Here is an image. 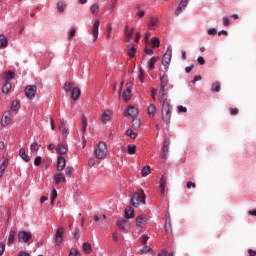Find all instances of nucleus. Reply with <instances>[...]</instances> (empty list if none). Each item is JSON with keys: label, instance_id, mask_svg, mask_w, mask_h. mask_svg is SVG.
<instances>
[{"label": "nucleus", "instance_id": "34", "mask_svg": "<svg viewBox=\"0 0 256 256\" xmlns=\"http://www.w3.org/2000/svg\"><path fill=\"white\" fill-rule=\"evenodd\" d=\"M7 167H9V159H5L0 165V178L5 175V169H7Z\"/></svg>", "mask_w": 256, "mask_h": 256}, {"label": "nucleus", "instance_id": "19", "mask_svg": "<svg viewBox=\"0 0 256 256\" xmlns=\"http://www.w3.org/2000/svg\"><path fill=\"white\" fill-rule=\"evenodd\" d=\"M112 114H113V112L111 110H105L101 117L102 123H109V121H111Z\"/></svg>", "mask_w": 256, "mask_h": 256}, {"label": "nucleus", "instance_id": "64", "mask_svg": "<svg viewBox=\"0 0 256 256\" xmlns=\"http://www.w3.org/2000/svg\"><path fill=\"white\" fill-rule=\"evenodd\" d=\"M149 251H151V247H149V246H144V247L141 249V252H142V253H149Z\"/></svg>", "mask_w": 256, "mask_h": 256}, {"label": "nucleus", "instance_id": "36", "mask_svg": "<svg viewBox=\"0 0 256 256\" xmlns=\"http://www.w3.org/2000/svg\"><path fill=\"white\" fill-rule=\"evenodd\" d=\"M107 220V216L103 214L102 216L94 215V221L99 223L100 225H105V221Z\"/></svg>", "mask_w": 256, "mask_h": 256}, {"label": "nucleus", "instance_id": "25", "mask_svg": "<svg viewBox=\"0 0 256 256\" xmlns=\"http://www.w3.org/2000/svg\"><path fill=\"white\" fill-rule=\"evenodd\" d=\"M147 113H148L150 119H153V117H155V115L157 113V106H155V104H150L147 108Z\"/></svg>", "mask_w": 256, "mask_h": 256}, {"label": "nucleus", "instance_id": "2", "mask_svg": "<svg viewBox=\"0 0 256 256\" xmlns=\"http://www.w3.org/2000/svg\"><path fill=\"white\" fill-rule=\"evenodd\" d=\"M107 153H109V149L105 142H99L96 144L94 148V155L96 159H105V157H107Z\"/></svg>", "mask_w": 256, "mask_h": 256}, {"label": "nucleus", "instance_id": "33", "mask_svg": "<svg viewBox=\"0 0 256 256\" xmlns=\"http://www.w3.org/2000/svg\"><path fill=\"white\" fill-rule=\"evenodd\" d=\"M19 155H20L21 159H23V161H25V163H29V161H31V157H29V155H27V153L25 152V148H21L19 150Z\"/></svg>", "mask_w": 256, "mask_h": 256}, {"label": "nucleus", "instance_id": "40", "mask_svg": "<svg viewBox=\"0 0 256 256\" xmlns=\"http://www.w3.org/2000/svg\"><path fill=\"white\" fill-rule=\"evenodd\" d=\"M10 109L11 111H19V109H21V104L19 103V101L14 100L11 103Z\"/></svg>", "mask_w": 256, "mask_h": 256}, {"label": "nucleus", "instance_id": "23", "mask_svg": "<svg viewBox=\"0 0 256 256\" xmlns=\"http://www.w3.org/2000/svg\"><path fill=\"white\" fill-rule=\"evenodd\" d=\"M116 224L118 225L119 229H121V231H125L127 229V226L129 225V221L121 218L117 220Z\"/></svg>", "mask_w": 256, "mask_h": 256}, {"label": "nucleus", "instance_id": "47", "mask_svg": "<svg viewBox=\"0 0 256 256\" xmlns=\"http://www.w3.org/2000/svg\"><path fill=\"white\" fill-rule=\"evenodd\" d=\"M90 11L93 15H99V5L94 4L90 7Z\"/></svg>", "mask_w": 256, "mask_h": 256}, {"label": "nucleus", "instance_id": "6", "mask_svg": "<svg viewBox=\"0 0 256 256\" xmlns=\"http://www.w3.org/2000/svg\"><path fill=\"white\" fill-rule=\"evenodd\" d=\"M11 121H13V112L7 110L3 113L0 123L2 127H7V125H10Z\"/></svg>", "mask_w": 256, "mask_h": 256}, {"label": "nucleus", "instance_id": "44", "mask_svg": "<svg viewBox=\"0 0 256 256\" xmlns=\"http://www.w3.org/2000/svg\"><path fill=\"white\" fill-rule=\"evenodd\" d=\"M141 173H142V177H147V175L151 173V166L150 165L144 166L142 168Z\"/></svg>", "mask_w": 256, "mask_h": 256}, {"label": "nucleus", "instance_id": "60", "mask_svg": "<svg viewBox=\"0 0 256 256\" xmlns=\"http://www.w3.org/2000/svg\"><path fill=\"white\" fill-rule=\"evenodd\" d=\"M207 33H208V35H211V36L217 35V29L209 28Z\"/></svg>", "mask_w": 256, "mask_h": 256}, {"label": "nucleus", "instance_id": "32", "mask_svg": "<svg viewBox=\"0 0 256 256\" xmlns=\"http://www.w3.org/2000/svg\"><path fill=\"white\" fill-rule=\"evenodd\" d=\"M54 180H55L56 185H59V183H65L67 181V179H65V176L63 175V173L55 174Z\"/></svg>", "mask_w": 256, "mask_h": 256}, {"label": "nucleus", "instance_id": "26", "mask_svg": "<svg viewBox=\"0 0 256 256\" xmlns=\"http://www.w3.org/2000/svg\"><path fill=\"white\" fill-rule=\"evenodd\" d=\"M167 185V176L162 175L160 179V193L161 195H165V187Z\"/></svg>", "mask_w": 256, "mask_h": 256}, {"label": "nucleus", "instance_id": "22", "mask_svg": "<svg viewBox=\"0 0 256 256\" xmlns=\"http://www.w3.org/2000/svg\"><path fill=\"white\" fill-rule=\"evenodd\" d=\"M69 151V148L67 147V144H58L56 148V152L58 155H65Z\"/></svg>", "mask_w": 256, "mask_h": 256}, {"label": "nucleus", "instance_id": "45", "mask_svg": "<svg viewBox=\"0 0 256 256\" xmlns=\"http://www.w3.org/2000/svg\"><path fill=\"white\" fill-rule=\"evenodd\" d=\"M73 83H71V82H66L65 84H64V91H66V93H71V91H73V89L75 88V87H73Z\"/></svg>", "mask_w": 256, "mask_h": 256}, {"label": "nucleus", "instance_id": "51", "mask_svg": "<svg viewBox=\"0 0 256 256\" xmlns=\"http://www.w3.org/2000/svg\"><path fill=\"white\" fill-rule=\"evenodd\" d=\"M30 151L32 153H37V151H39V144H37V142L32 143L30 146Z\"/></svg>", "mask_w": 256, "mask_h": 256}, {"label": "nucleus", "instance_id": "7", "mask_svg": "<svg viewBox=\"0 0 256 256\" xmlns=\"http://www.w3.org/2000/svg\"><path fill=\"white\" fill-rule=\"evenodd\" d=\"M33 239V234L29 231L22 230L18 233V240L20 243H29Z\"/></svg>", "mask_w": 256, "mask_h": 256}, {"label": "nucleus", "instance_id": "46", "mask_svg": "<svg viewBox=\"0 0 256 256\" xmlns=\"http://www.w3.org/2000/svg\"><path fill=\"white\" fill-rule=\"evenodd\" d=\"M151 45L153 49H157L161 45V41L159 40V38H152Z\"/></svg>", "mask_w": 256, "mask_h": 256}, {"label": "nucleus", "instance_id": "57", "mask_svg": "<svg viewBox=\"0 0 256 256\" xmlns=\"http://www.w3.org/2000/svg\"><path fill=\"white\" fill-rule=\"evenodd\" d=\"M186 187H187V189H195V187H197V185L195 184V182L188 181L186 183Z\"/></svg>", "mask_w": 256, "mask_h": 256}, {"label": "nucleus", "instance_id": "17", "mask_svg": "<svg viewBox=\"0 0 256 256\" xmlns=\"http://www.w3.org/2000/svg\"><path fill=\"white\" fill-rule=\"evenodd\" d=\"M67 165V161L65 160V157L58 156L57 158V170L63 171L65 169V166Z\"/></svg>", "mask_w": 256, "mask_h": 256}, {"label": "nucleus", "instance_id": "8", "mask_svg": "<svg viewBox=\"0 0 256 256\" xmlns=\"http://www.w3.org/2000/svg\"><path fill=\"white\" fill-rule=\"evenodd\" d=\"M24 93L27 99H35V95H37V86L35 85H28L24 89Z\"/></svg>", "mask_w": 256, "mask_h": 256}, {"label": "nucleus", "instance_id": "14", "mask_svg": "<svg viewBox=\"0 0 256 256\" xmlns=\"http://www.w3.org/2000/svg\"><path fill=\"white\" fill-rule=\"evenodd\" d=\"M125 115L135 118L136 115H139V110L135 106H128V108L125 110Z\"/></svg>", "mask_w": 256, "mask_h": 256}, {"label": "nucleus", "instance_id": "63", "mask_svg": "<svg viewBox=\"0 0 256 256\" xmlns=\"http://www.w3.org/2000/svg\"><path fill=\"white\" fill-rule=\"evenodd\" d=\"M144 52L146 53V55H153V49L146 47L144 49Z\"/></svg>", "mask_w": 256, "mask_h": 256}, {"label": "nucleus", "instance_id": "48", "mask_svg": "<svg viewBox=\"0 0 256 256\" xmlns=\"http://www.w3.org/2000/svg\"><path fill=\"white\" fill-rule=\"evenodd\" d=\"M126 135L130 137V139H137V133H135L132 129H128L126 131Z\"/></svg>", "mask_w": 256, "mask_h": 256}, {"label": "nucleus", "instance_id": "9", "mask_svg": "<svg viewBox=\"0 0 256 256\" xmlns=\"http://www.w3.org/2000/svg\"><path fill=\"white\" fill-rule=\"evenodd\" d=\"M65 234V228L59 227L55 234L56 245L59 247L63 243V235Z\"/></svg>", "mask_w": 256, "mask_h": 256}, {"label": "nucleus", "instance_id": "20", "mask_svg": "<svg viewBox=\"0 0 256 256\" xmlns=\"http://www.w3.org/2000/svg\"><path fill=\"white\" fill-rule=\"evenodd\" d=\"M87 117L83 116L82 117V124H81V131H82V139L85 142V133H87Z\"/></svg>", "mask_w": 256, "mask_h": 256}, {"label": "nucleus", "instance_id": "35", "mask_svg": "<svg viewBox=\"0 0 256 256\" xmlns=\"http://www.w3.org/2000/svg\"><path fill=\"white\" fill-rule=\"evenodd\" d=\"M14 77H15V72L13 71L4 72L3 74V79L5 80L6 83H9V81H11V79H13Z\"/></svg>", "mask_w": 256, "mask_h": 256}, {"label": "nucleus", "instance_id": "54", "mask_svg": "<svg viewBox=\"0 0 256 256\" xmlns=\"http://www.w3.org/2000/svg\"><path fill=\"white\" fill-rule=\"evenodd\" d=\"M80 238H81V230L77 228L74 232V239H76V241H79Z\"/></svg>", "mask_w": 256, "mask_h": 256}, {"label": "nucleus", "instance_id": "43", "mask_svg": "<svg viewBox=\"0 0 256 256\" xmlns=\"http://www.w3.org/2000/svg\"><path fill=\"white\" fill-rule=\"evenodd\" d=\"M139 127H141V119L134 117L132 120V128L139 129Z\"/></svg>", "mask_w": 256, "mask_h": 256}, {"label": "nucleus", "instance_id": "18", "mask_svg": "<svg viewBox=\"0 0 256 256\" xmlns=\"http://www.w3.org/2000/svg\"><path fill=\"white\" fill-rule=\"evenodd\" d=\"M59 130L62 133L63 139H67V135H69V129H67L65 127V121L64 120L60 121V123H59Z\"/></svg>", "mask_w": 256, "mask_h": 256}, {"label": "nucleus", "instance_id": "49", "mask_svg": "<svg viewBox=\"0 0 256 256\" xmlns=\"http://www.w3.org/2000/svg\"><path fill=\"white\" fill-rule=\"evenodd\" d=\"M136 151H137V146L128 145V154L129 155H135Z\"/></svg>", "mask_w": 256, "mask_h": 256}, {"label": "nucleus", "instance_id": "39", "mask_svg": "<svg viewBox=\"0 0 256 256\" xmlns=\"http://www.w3.org/2000/svg\"><path fill=\"white\" fill-rule=\"evenodd\" d=\"M82 249H83V251L86 255H89V253H91V251H92L91 243H89V242L83 243L82 244Z\"/></svg>", "mask_w": 256, "mask_h": 256}, {"label": "nucleus", "instance_id": "41", "mask_svg": "<svg viewBox=\"0 0 256 256\" xmlns=\"http://www.w3.org/2000/svg\"><path fill=\"white\" fill-rule=\"evenodd\" d=\"M212 93H219L221 91V83L215 82L211 86Z\"/></svg>", "mask_w": 256, "mask_h": 256}, {"label": "nucleus", "instance_id": "31", "mask_svg": "<svg viewBox=\"0 0 256 256\" xmlns=\"http://www.w3.org/2000/svg\"><path fill=\"white\" fill-rule=\"evenodd\" d=\"M157 23H159V18L152 17L150 19V24L148 26V29H150V31H155V29H157Z\"/></svg>", "mask_w": 256, "mask_h": 256}, {"label": "nucleus", "instance_id": "53", "mask_svg": "<svg viewBox=\"0 0 256 256\" xmlns=\"http://www.w3.org/2000/svg\"><path fill=\"white\" fill-rule=\"evenodd\" d=\"M65 7H66L65 3H63V2H58V4H57V9H58V11H59L60 13H63V11H65Z\"/></svg>", "mask_w": 256, "mask_h": 256}, {"label": "nucleus", "instance_id": "55", "mask_svg": "<svg viewBox=\"0 0 256 256\" xmlns=\"http://www.w3.org/2000/svg\"><path fill=\"white\" fill-rule=\"evenodd\" d=\"M65 173H66L67 177H71V175H73V167L68 166L65 170Z\"/></svg>", "mask_w": 256, "mask_h": 256}, {"label": "nucleus", "instance_id": "59", "mask_svg": "<svg viewBox=\"0 0 256 256\" xmlns=\"http://www.w3.org/2000/svg\"><path fill=\"white\" fill-rule=\"evenodd\" d=\"M78 255H79V250L75 248L70 249L69 256H78Z\"/></svg>", "mask_w": 256, "mask_h": 256}, {"label": "nucleus", "instance_id": "11", "mask_svg": "<svg viewBox=\"0 0 256 256\" xmlns=\"http://www.w3.org/2000/svg\"><path fill=\"white\" fill-rule=\"evenodd\" d=\"M99 25H101V22L99 20H95L91 29L93 41H97V39H99Z\"/></svg>", "mask_w": 256, "mask_h": 256}, {"label": "nucleus", "instance_id": "27", "mask_svg": "<svg viewBox=\"0 0 256 256\" xmlns=\"http://www.w3.org/2000/svg\"><path fill=\"white\" fill-rule=\"evenodd\" d=\"M122 99H123V101H125V103H127V101H129V99H131V87L129 86V84H127V88H126V90H124V92L122 94Z\"/></svg>", "mask_w": 256, "mask_h": 256}, {"label": "nucleus", "instance_id": "4", "mask_svg": "<svg viewBox=\"0 0 256 256\" xmlns=\"http://www.w3.org/2000/svg\"><path fill=\"white\" fill-rule=\"evenodd\" d=\"M131 204L133 207H139V205H145V192L141 190V194L134 193L131 198Z\"/></svg>", "mask_w": 256, "mask_h": 256}, {"label": "nucleus", "instance_id": "62", "mask_svg": "<svg viewBox=\"0 0 256 256\" xmlns=\"http://www.w3.org/2000/svg\"><path fill=\"white\" fill-rule=\"evenodd\" d=\"M34 165L36 167H39V165H41V156H37L34 160Z\"/></svg>", "mask_w": 256, "mask_h": 256}, {"label": "nucleus", "instance_id": "61", "mask_svg": "<svg viewBox=\"0 0 256 256\" xmlns=\"http://www.w3.org/2000/svg\"><path fill=\"white\" fill-rule=\"evenodd\" d=\"M111 31H113V26L110 24L107 27V39H111Z\"/></svg>", "mask_w": 256, "mask_h": 256}, {"label": "nucleus", "instance_id": "13", "mask_svg": "<svg viewBox=\"0 0 256 256\" xmlns=\"http://www.w3.org/2000/svg\"><path fill=\"white\" fill-rule=\"evenodd\" d=\"M148 219L147 216L145 215H139L136 217V225L137 227H140L141 229H143V227H145V225H147L148 223Z\"/></svg>", "mask_w": 256, "mask_h": 256}, {"label": "nucleus", "instance_id": "16", "mask_svg": "<svg viewBox=\"0 0 256 256\" xmlns=\"http://www.w3.org/2000/svg\"><path fill=\"white\" fill-rule=\"evenodd\" d=\"M161 157L163 159H167V157H169V140L167 139L164 140Z\"/></svg>", "mask_w": 256, "mask_h": 256}, {"label": "nucleus", "instance_id": "28", "mask_svg": "<svg viewBox=\"0 0 256 256\" xmlns=\"http://www.w3.org/2000/svg\"><path fill=\"white\" fill-rule=\"evenodd\" d=\"M9 46V40L7 39V36L1 34L0 35V49H7Z\"/></svg>", "mask_w": 256, "mask_h": 256}, {"label": "nucleus", "instance_id": "42", "mask_svg": "<svg viewBox=\"0 0 256 256\" xmlns=\"http://www.w3.org/2000/svg\"><path fill=\"white\" fill-rule=\"evenodd\" d=\"M136 54H137V48H135L134 46H131V48H129L127 51V55L128 57H130V59H133V57H135Z\"/></svg>", "mask_w": 256, "mask_h": 256}, {"label": "nucleus", "instance_id": "37", "mask_svg": "<svg viewBox=\"0 0 256 256\" xmlns=\"http://www.w3.org/2000/svg\"><path fill=\"white\" fill-rule=\"evenodd\" d=\"M107 220V216L103 214L102 216L94 215V221L99 223L100 225H105V221Z\"/></svg>", "mask_w": 256, "mask_h": 256}, {"label": "nucleus", "instance_id": "58", "mask_svg": "<svg viewBox=\"0 0 256 256\" xmlns=\"http://www.w3.org/2000/svg\"><path fill=\"white\" fill-rule=\"evenodd\" d=\"M150 95H151V97H152L153 101H157V98H156V95H157V89L152 88V89H151V93H150Z\"/></svg>", "mask_w": 256, "mask_h": 256}, {"label": "nucleus", "instance_id": "1", "mask_svg": "<svg viewBox=\"0 0 256 256\" xmlns=\"http://www.w3.org/2000/svg\"><path fill=\"white\" fill-rule=\"evenodd\" d=\"M160 103H162V119L169 125L171 123V102L167 98H164L160 100Z\"/></svg>", "mask_w": 256, "mask_h": 256}, {"label": "nucleus", "instance_id": "56", "mask_svg": "<svg viewBox=\"0 0 256 256\" xmlns=\"http://www.w3.org/2000/svg\"><path fill=\"white\" fill-rule=\"evenodd\" d=\"M178 113H187V107H184L183 105H179L177 107Z\"/></svg>", "mask_w": 256, "mask_h": 256}, {"label": "nucleus", "instance_id": "52", "mask_svg": "<svg viewBox=\"0 0 256 256\" xmlns=\"http://www.w3.org/2000/svg\"><path fill=\"white\" fill-rule=\"evenodd\" d=\"M75 33H77V30L75 28H71L68 32V39L71 41L75 37Z\"/></svg>", "mask_w": 256, "mask_h": 256}, {"label": "nucleus", "instance_id": "10", "mask_svg": "<svg viewBox=\"0 0 256 256\" xmlns=\"http://www.w3.org/2000/svg\"><path fill=\"white\" fill-rule=\"evenodd\" d=\"M135 33V28H130L129 26H125L124 30V41L129 43L131 39H133V34Z\"/></svg>", "mask_w": 256, "mask_h": 256}, {"label": "nucleus", "instance_id": "30", "mask_svg": "<svg viewBox=\"0 0 256 256\" xmlns=\"http://www.w3.org/2000/svg\"><path fill=\"white\" fill-rule=\"evenodd\" d=\"M16 234H17V230L15 228H11L8 236V245H13V243H15Z\"/></svg>", "mask_w": 256, "mask_h": 256}, {"label": "nucleus", "instance_id": "15", "mask_svg": "<svg viewBox=\"0 0 256 256\" xmlns=\"http://www.w3.org/2000/svg\"><path fill=\"white\" fill-rule=\"evenodd\" d=\"M165 233L169 234L173 232V227L171 225V214L167 213L166 214V221H165Z\"/></svg>", "mask_w": 256, "mask_h": 256}, {"label": "nucleus", "instance_id": "29", "mask_svg": "<svg viewBox=\"0 0 256 256\" xmlns=\"http://www.w3.org/2000/svg\"><path fill=\"white\" fill-rule=\"evenodd\" d=\"M125 217L126 219H133V217H135V209H133L131 206L126 207Z\"/></svg>", "mask_w": 256, "mask_h": 256}, {"label": "nucleus", "instance_id": "21", "mask_svg": "<svg viewBox=\"0 0 256 256\" xmlns=\"http://www.w3.org/2000/svg\"><path fill=\"white\" fill-rule=\"evenodd\" d=\"M158 61H159V57L157 56H154L148 60L147 67L149 71H153L155 69V63H157Z\"/></svg>", "mask_w": 256, "mask_h": 256}, {"label": "nucleus", "instance_id": "38", "mask_svg": "<svg viewBox=\"0 0 256 256\" xmlns=\"http://www.w3.org/2000/svg\"><path fill=\"white\" fill-rule=\"evenodd\" d=\"M11 82H5L2 86V93L4 95H8L9 91H11Z\"/></svg>", "mask_w": 256, "mask_h": 256}, {"label": "nucleus", "instance_id": "3", "mask_svg": "<svg viewBox=\"0 0 256 256\" xmlns=\"http://www.w3.org/2000/svg\"><path fill=\"white\" fill-rule=\"evenodd\" d=\"M169 85V76L167 74L161 75L160 74V101H163L165 99V95H167V92L165 91V88Z\"/></svg>", "mask_w": 256, "mask_h": 256}, {"label": "nucleus", "instance_id": "12", "mask_svg": "<svg viewBox=\"0 0 256 256\" xmlns=\"http://www.w3.org/2000/svg\"><path fill=\"white\" fill-rule=\"evenodd\" d=\"M187 5H189V0H181L179 5L176 8L175 15L176 17H179L181 13H183V10L187 8Z\"/></svg>", "mask_w": 256, "mask_h": 256}, {"label": "nucleus", "instance_id": "24", "mask_svg": "<svg viewBox=\"0 0 256 256\" xmlns=\"http://www.w3.org/2000/svg\"><path fill=\"white\" fill-rule=\"evenodd\" d=\"M81 97V89L79 87H74L71 91V98L73 101H77Z\"/></svg>", "mask_w": 256, "mask_h": 256}, {"label": "nucleus", "instance_id": "5", "mask_svg": "<svg viewBox=\"0 0 256 256\" xmlns=\"http://www.w3.org/2000/svg\"><path fill=\"white\" fill-rule=\"evenodd\" d=\"M171 57H173V48L169 46L162 57V65L165 66V69H169V65L171 64Z\"/></svg>", "mask_w": 256, "mask_h": 256}, {"label": "nucleus", "instance_id": "50", "mask_svg": "<svg viewBox=\"0 0 256 256\" xmlns=\"http://www.w3.org/2000/svg\"><path fill=\"white\" fill-rule=\"evenodd\" d=\"M50 199H51V204L53 205V203H54L55 200L57 199V190H56V189H53V190L51 191Z\"/></svg>", "mask_w": 256, "mask_h": 256}]
</instances>
